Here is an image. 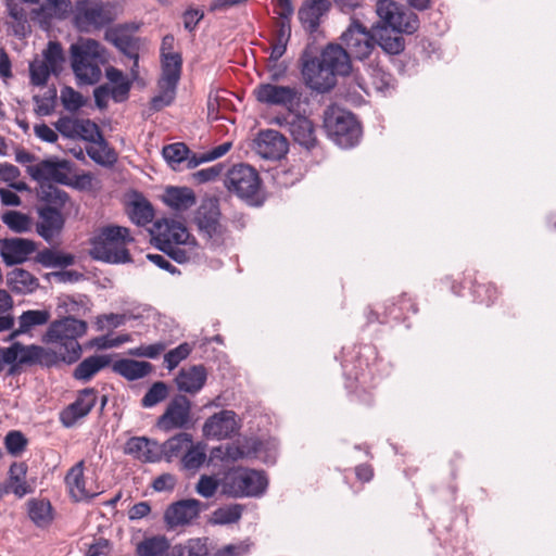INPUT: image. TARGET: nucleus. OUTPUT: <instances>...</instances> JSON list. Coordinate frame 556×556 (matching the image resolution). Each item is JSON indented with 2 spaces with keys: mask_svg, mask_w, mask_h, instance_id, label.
I'll return each mask as SVG.
<instances>
[{
  "mask_svg": "<svg viewBox=\"0 0 556 556\" xmlns=\"http://www.w3.org/2000/svg\"><path fill=\"white\" fill-rule=\"evenodd\" d=\"M87 323L75 317H64L53 320L42 341L48 344H59V351L37 344L13 342L0 348V374L7 368L8 376H15L23 367L40 365L43 367L58 366L60 363L73 364L81 356L78 339L86 334Z\"/></svg>",
  "mask_w": 556,
  "mask_h": 556,
  "instance_id": "obj_1",
  "label": "nucleus"
},
{
  "mask_svg": "<svg viewBox=\"0 0 556 556\" xmlns=\"http://www.w3.org/2000/svg\"><path fill=\"white\" fill-rule=\"evenodd\" d=\"M276 68L269 70V80L258 84L253 94L256 101L268 108L285 109L288 114H294L302 111L303 108L309 104V98L304 88L296 84L281 85L279 79L285 73Z\"/></svg>",
  "mask_w": 556,
  "mask_h": 556,
  "instance_id": "obj_2",
  "label": "nucleus"
},
{
  "mask_svg": "<svg viewBox=\"0 0 556 556\" xmlns=\"http://www.w3.org/2000/svg\"><path fill=\"white\" fill-rule=\"evenodd\" d=\"M71 67L78 86H91L100 81L102 66L108 63L106 49L91 38H79L70 48Z\"/></svg>",
  "mask_w": 556,
  "mask_h": 556,
  "instance_id": "obj_3",
  "label": "nucleus"
},
{
  "mask_svg": "<svg viewBox=\"0 0 556 556\" xmlns=\"http://www.w3.org/2000/svg\"><path fill=\"white\" fill-rule=\"evenodd\" d=\"M134 241L126 227L110 225L102 227L91 239L90 255L93 260L111 264H124L131 261L127 243Z\"/></svg>",
  "mask_w": 556,
  "mask_h": 556,
  "instance_id": "obj_4",
  "label": "nucleus"
},
{
  "mask_svg": "<svg viewBox=\"0 0 556 556\" xmlns=\"http://www.w3.org/2000/svg\"><path fill=\"white\" fill-rule=\"evenodd\" d=\"M324 128L328 137L344 149L356 146L362 136V128L355 116L336 104L325 110Z\"/></svg>",
  "mask_w": 556,
  "mask_h": 556,
  "instance_id": "obj_5",
  "label": "nucleus"
},
{
  "mask_svg": "<svg viewBox=\"0 0 556 556\" xmlns=\"http://www.w3.org/2000/svg\"><path fill=\"white\" fill-rule=\"evenodd\" d=\"M227 190L250 205H261V178L256 169L248 164H236L226 174Z\"/></svg>",
  "mask_w": 556,
  "mask_h": 556,
  "instance_id": "obj_6",
  "label": "nucleus"
},
{
  "mask_svg": "<svg viewBox=\"0 0 556 556\" xmlns=\"http://www.w3.org/2000/svg\"><path fill=\"white\" fill-rule=\"evenodd\" d=\"M376 13L379 21L372 25L374 30H391L397 34H413L418 29V16L393 0H378Z\"/></svg>",
  "mask_w": 556,
  "mask_h": 556,
  "instance_id": "obj_7",
  "label": "nucleus"
},
{
  "mask_svg": "<svg viewBox=\"0 0 556 556\" xmlns=\"http://www.w3.org/2000/svg\"><path fill=\"white\" fill-rule=\"evenodd\" d=\"M377 30L366 27L359 20L351 18L340 40L351 59L364 62L368 60L377 47Z\"/></svg>",
  "mask_w": 556,
  "mask_h": 556,
  "instance_id": "obj_8",
  "label": "nucleus"
},
{
  "mask_svg": "<svg viewBox=\"0 0 556 556\" xmlns=\"http://www.w3.org/2000/svg\"><path fill=\"white\" fill-rule=\"evenodd\" d=\"M220 215L218 202L207 199L201 203L194 216L200 233L214 248L223 245L228 237L227 228L220 223Z\"/></svg>",
  "mask_w": 556,
  "mask_h": 556,
  "instance_id": "obj_9",
  "label": "nucleus"
},
{
  "mask_svg": "<svg viewBox=\"0 0 556 556\" xmlns=\"http://www.w3.org/2000/svg\"><path fill=\"white\" fill-rule=\"evenodd\" d=\"M268 481L263 471L240 468L225 478L224 492L232 497L260 496Z\"/></svg>",
  "mask_w": 556,
  "mask_h": 556,
  "instance_id": "obj_10",
  "label": "nucleus"
},
{
  "mask_svg": "<svg viewBox=\"0 0 556 556\" xmlns=\"http://www.w3.org/2000/svg\"><path fill=\"white\" fill-rule=\"evenodd\" d=\"M116 18L115 5L111 2L80 0L76 3L75 23L83 30L100 29Z\"/></svg>",
  "mask_w": 556,
  "mask_h": 556,
  "instance_id": "obj_11",
  "label": "nucleus"
},
{
  "mask_svg": "<svg viewBox=\"0 0 556 556\" xmlns=\"http://www.w3.org/2000/svg\"><path fill=\"white\" fill-rule=\"evenodd\" d=\"M64 54L58 41H49L41 58L36 56L29 63V78L34 86H45L51 74L58 75L62 70Z\"/></svg>",
  "mask_w": 556,
  "mask_h": 556,
  "instance_id": "obj_12",
  "label": "nucleus"
},
{
  "mask_svg": "<svg viewBox=\"0 0 556 556\" xmlns=\"http://www.w3.org/2000/svg\"><path fill=\"white\" fill-rule=\"evenodd\" d=\"M274 123L286 128L293 140L306 150L314 149L318 143L315 125L305 115L304 108L294 114L276 116Z\"/></svg>",
  "mask_w": 556,
  "mask_h": 556,
  "instance_id": "obj_13",
  "label": "nucleus"
},
{
  "mask_svg": "<svg viewBox=\"0 0 556 556\" xmlns=\"http://www.w3.org/2000/svg\"><path fill=\"white\" fill-rule=\"evenodd\" d=\"M301 74L304 83L319 93L329 92L337 85V76L317 60V56L304 54L301 59Z\"/></svg>",
  "mask_w": 556,
  "mask_h": 556,
  "instance_id": "obj_14",
  "label": "nucleus"
},
{
  "mask_svg": "<svg viewBox=\"0 0 556 556\" xmlns=\"http://www.w3.org/2000/svg\"><path fill=\"white\" fill-rule=\"evenodd\" d=\"M192 426L191 402L186 395H176L157 419V427L166 432L189 429Z\"/></svg>",
  "mask_w": 556,
  "mask_h": 556,
  "instance_id": "obj_15",
  "label": "nucleus"
},
{
  "mask_svg": "<svg viewBox=\"0 0 556 556\" xmlns=\"http://www.w3.org/2000/svg\"><path fill=\"white\" fill-rule=\"evenodd\" d=\"M98 392L93 388L80 390L76 400L60 413V421L65 428H72L76 422L85 418L94 407Z\"/></svg>",
  "mask_w": 556,
  "mask_h": 556,
  "instance_id": "obj_16",
  "label": "nucleus"
},
{
  "mask_svg": "<svg viewBox=\"0 0 556 556\" xmlns=\"http://www.w3.org/2000/svg\"><path fill=\"white\" fill-rule=\"evenodd\" d=\"M35 241L26 238L0 239V256L7 266L23 264L36 251Z\"/></svg>",
  "mask_w": 556,
  "mask_h": 556,
  "instance_id": "obj_17",
  "label": "nucleus"
},
{
  "mask_svg": "<svg viewBox=\"0 0 556 556\" xmlns=\"http://www.w3.org/2000/svg\"><path fill=\"white\" fill-rule=\"evenodd\" d=\"M39 220L36 224L37 233L49 244L54 243L62 233L65 218L62 213L52 206L38 208Z\"/></svg>",
  "mask_w": 556,
  "mask_h": 556,
  "instance_id": "obj_18",
  "label": "nucleus"
},
{
  "mask_svg": "<svg viewBox=\"0 0 556 556\" xmlns=\"http://www.w3.org/2000/svg\"><path fill=\"white\" fill-rule=\"evenodd\" d=\"M151 233L159 249L160 247L169 248L172 243H185L190 238L181 223L167 218L156 220Z\"/></svg>",
  "mask_w": 556,
  "mask_h": 556,
  "instance_id": "obj_19",
  "label": "nucleus"
},
{
  "mask_svg": "<svg viewBox=\"0 0 556 556\" xmlns=\"http://www.w3.org/2000/svg\"><path fill=\"white\" fill-rule=\"evenodd\" d=\"M254 143L256 152L266 160H279L289 150L287 138L274 129L261 131Z\"/></svg>",
  "mask_w": 556,
  "mask_h": 556,
  "instance_id": "obj_20",
  "label": "nucleus"
},
{
  "mask_svg": "<svg viewBox=\"0 0 556 556\" xmlns=\"http://www.w3.org/2000/svg\"><path fill=\"white\" fill-rule=\"evenodd\" d=\"M68 162L43 160L35 165L27 166L28 175L36 181H53L62 185L68 184Z\"/></svg>",
  "mask_w": 556,
  "mask_h": 556,
  "instance_id": "obj_21",
  "label": "nucleus"
},
{
  "mask_svg": "<svg viewBox=\"0 0 556 556\" xmlns=\"http://www.w3.org/2000/svg\"><path fill=\"white\" fill-rule=\"evenodd\" d=\"M200 502L194 498L181 500L168 506L164 521L169 529L191 523L200 515Z\"/></svg>",
  "mask_w": 556,
  "mask_h": 556,
  "instance_id": "obj_22",
  "label": "nucleus"
},
{
  "mask_svg": "<svg viewBox=\"0 0 556 556\" xmlns=\"http://www.w3.org/2000/svg\"><path fill=\"white\" fill-rule=\"evenodd\" d=\"M203 434L208 439L224 440L237 431L236 414L220 410L208 417L203 425Z\"/></svg>",
  "mask_w": 556,
  "mask_h": 556,
  "instance_id": "obj_23",
  "label": "nucleus"
},
{
  "mask_svg": "<svg viewBox=\"0 0 556 556\" xmlns=\"http://www.w3.org/2000/svg\"><path fill=\"white\" fill-rule=\"evenodd\" d=\"M324 66L328 67L334 75L346 76L352 72L350 54L339 43H328L317 58Z\"/></svg>",
  "mask_w": 556,
  "mask_h": 556,
  "instance_id": "obj_24",
  "label": "nucleus"
},
{
  "mask_svg": "<svg viewBox=\"0 0 556 556\" xmlns=\"http://www.w3.org/2000/svg\"><path fill=\"white\" fill-rule=\"evenodd\" d=\"M329 0H307L299 9L298 16L302 27L309 34L315 33L319 25L321 17L330 9Z\"/></svg>",
  "mask_w": 556,
  "mask_h": 556,
  "instance_id": "obj_25",
  "label": "nucleus"
},
{
  "mask_svg": "<svg viewBox=\"0 0 556 556\" xmlns=\"http://www.w3.org/2000/svg\"><path fill=\"white\" fill-rule=\"evenodd\" d=\"M124 452L143 463L160 460V445L144 437H132L127 440Z\"/></svg>",
  "mask_w": 556,
  "mask_h": 556,
  "instance_id": "obj_26",
  "label": "nucleus"
},
{
  "mask_svg": "<svg viewBox=\"0 0 556 556\" xmlns=\"http://www.w3.org/2000/svg\"><path fill=\"white\" fill-rule=\"evenodd\" d=\"M364 71L368 79L356 75V84L364 92L369 93L371 88L376 91H384L390 87L391 74L387 73L378 64L366 63L364 64Z\"/></svg>",
  "mask_w": 556,
  "mask_h": 556,
  "instance_id": "obj_27",
  "label": "nucleus"
},
{
  "mask_svg": "<svg viewBox=\"0 0 556 556\" xmlns=\"http://www.w3.org/2000/svg\"><path fill=\"white\" fill-rule=\"evenodd\" d=\"M175 381L179 391L194 394L205 384L206 370L202 365L184 368L178 372Z\"/></svg>",
  "mask_w": 556,
  "mask_h": 556,
  "instance_id": "obj_28",
  "label": "nucleus"
},
{
  "mask_svg": "<svg viewBox=\"0 0 556 556\" xmlns=\"http://www.w3.org/2000/svg\"><path fill=\"white\" fill-rule=\"evenodd\" d=\"M5 7L10 17L7 25L11 28L14 36L25 38L30 34V24L24 7L18 0H5Z\"/></svg>",
  "mask_w": 556,
  "mask_h": 556,
  "instance_id": "obj_29",
  "label": "nucleus"
},
{
  "mask_svg": "<svg viewBox=\"0 0 556 556\" xmlns=\"http://www.w3.org/2000/svg\"><path fill=\"white\" fill-rule=\"evenodd\" d=\"M28 467L25 463H13L9 469L8 484L9 492L16 497L22 498L34 492L31 485L26 481Z\"/></svg>",
  "mask_w": 556,
  "mask_h": 556,
  "instance_id": "obj_30",
  "label": "nucleus"
},
{
  "mask_svg": "<svg viewBox=\"0 0 556 556\" xmlns=\"http://www.w3.org/2000/svg\"><path fill=\"white\" fill-rule=\"evenodd\" d=\"M7 285L15 293L26 294L39 287L38 279L28 270L14 268L7 275Z\"/></svg>",
  "mask_w": 556,
  "mask_h": 556,
  "instance_id": "obj_31",
  "label": "nucleus"
},
{
  "mask_svg": "<svg viewBox=\"0 0 556 556\" xmlns=\"http://www.w3.org/2000/svg\"><path fill=\"white\" fill-rule=\"evenodd\" d=\"M29 519L38 527L46 528L53 521V508L47 498H30L26 503Z\"/></svg>",
  "mask_w": 556,
  "mask_h": 556,
  "instance_id": "obj_32",
  "label": "nucleus"
},
{
  "mask_svg": "<svg viewBox=\"0 0 556 556\" xmlns=\"http://www.w3.org/2000/svg\"><path fill=\"white\" fill-rule=\"evenodd\" d=\"M112 369L128 380H137L149 375L152 370V365L143 361L124 358L116 361Z\"/></svg>",
  "mask_w": 556,
  "mask_h": 556,
  "instance_id": "obj_33",
  "label": "nucleus"
},
{
  "mask_svg": "<svg viewBox=\"0 0 556 556\" xmlns=\"http://www.w3.org/2000/svg\"><path fill=\"white\" fill-rule=\"evenodd\" d=\"M110 365V358L105 355H92L80 362L74 369L73 377L76 380L88 382L101 369Z\"/></svg>",
  "mask_w": 556,
  "mask_h": 556,
  "instance_id": "obj_34",
  "label": "nucleus"
},
{
  "mask_svg": "<svg viewBox=\"0 0 556 556\" xmlns=\"http://www.w3.org/2000/svg\"><path fill=\"white\" fill-rule=\"evenodd\" d=\"M86 152L93 162L105 167L113 166L117 162V153L109 146L103 136L90 142Z\"/></svg>",
  "mask_w": 556,
  "mask_h": 556,
  "instance_id": "obj_35",
  "label": "nucleus"
},
{
  "mask_svg": "<svg viewBox=\"0 0 556 556\" xmlns=\"http://www.w3.org/2000/svg\"><path fill=\"white\" fill-rule=\"evenodd\" d=\"M65 483L68 488L71 496L75 501H83L85 498L90 497L91 495L87 492L85 488V477H84V462H78L75 466H73L65 477Z\"/></svg>",
  "mask_w": 556,
  "mask_h": 556,
  "instance_id": "obj_36",
  "label": "nucleus"
},
{
  "mask_svg": "<svg viewBox=\"0 0 556 556\" xmlns=\"http://www.w3.org/2000/svg\"><path fill=\"white\" fill-rule=\"evenodd\" d=\"M170 544L165 535L144 538L136 546L137 556H169Z\"/></svg>",
  "mask_w": 556,
  "mask_h": 556,
  "instance_id": "obj_37",
  "label": "nucleus"
},
{
  "mask_svg": "<svg viewBox=\"0 0 556 556\" xmlns=\"http://www.w3.org/2000/svg\"><path fill=\"white\" fill-rule=\"evenodd\" d=\"M192 442V435L187 432H180L168 440H166L160 446V456L164 455L167 462L173 458L179 457L185 454L188 446Z\"/></svg>",
  "mask_w": 556,
  "mask_h": 556,
  "instance_id": "obj_38",
  "label": "nucleus"
},
{
  "mask_svg": "<svg viewBox=\"0 0 556 556\" xmlns=\"http://www.w3.org/2000/svg\"><path fill=\"white\" fill-rule=\"evenodd\" d=\"M127 213L132 223L146 226L152 222L154 210L151 203L143 197H136L128 205Z\"/></svg>",
  "mask_w": 556,
  "mask_h": 556,
  "instance_id": "obj_39",
  "label": "nucleus"
},
{
  "mask_svg": "<svg viewBox=\"0 0 556 556\" xmlns=\"http://www.w3.org/2000/svg\"><path fill=\"white\" fill-rule=\"evenodd\" d=\"M165 203L177 211L190 208L195 203V197L189 188L169 187L164 194Z\"/></svg>",
  "mask_w": 556,
  "mask_h": 556,
  "instance_id": "obj_40",
  "label": "nucleus"
},
{
  "mask_svg": "<svg viewBox=\"0 0 556 556\" xmlns=\"http://www.w3.org/2000/svg\"><path fill=\"white\" fill-rule=\"evenodd\" d=\"M105 39L112 42L123 54L129 59L137 60V54H139V45L136 38L113 29L105 33Z\"/></svg>",
  "mask_w": 556,
  "mask_h": 556,
  "instance_id": "obj_41",
  "label": "nucleus"
},
{
  "mask_svg": "<svg viewBox=\"0 0 556 556\" xmlns=\"http://www.w3.org/2000/svg\"><path fill=\"white\" fill-rule=\"evenodd\" d=\"M36 262L46 268L67 267L74 264V256L52 249L39 251L35 257Z\"/></svg>",
  "mask_w": 556,
  "mask_h": 556,
  "instance_id": "obj_42",
  "label": "nucleus"
},
{
  "mask_svg": "<svg viewBox=\"0 0 556 556\" xmlns=\"http://www.w3.org/2000/svg\"><path fill=\"white\" fill-rule=\"evenodd\" d=\"M160 250L179 264L194 261L198 256L195 243L189 242V240L185 243H172L169 248L160 247Z\"/></svg>",
  "mask_w": 556,
  "mask_h": 556,
  "instance_id": "obj_43",
  "label": "nucleus"
},
{
  "mask_svg": "<svg viewBox=\"0 0 556 556\" xmlns=\"http://www.w3.org/2000/svg\"><path fill=\"white\" fill-rule=\"evenodd\" d=\"M207 445L203 442L190 443L181 457V465L186 470L195 471L206 460Z\"/></svg>",
  "mask_w": 556,
  "mask_h": 556,
  "instance_id": "obj_44",
  "label": "nucleus"
},
{
  "mask_svg": "<svg viewBox=\"0 0 556 556\" xmlns=\"http://www.w3.org/2000/svg\"><path fill=\"white\" fill-rule=\"evenodd\" d=\"M262 443L258 440H245L243 443L229 444L226 447L225 456L233 462L256 456L261 451Z\"/></svg>",
  "mask_w": 556,
  "mask_h": 556,
  "instance_id": "obj_45",
  "label": "nucleus"
},
{
  "mask_svg": "<svg viewBox=\"0 0 556 556\" xmlns=\"http://www.w3.org/2000/svg\"><path fill=\"white\" fill-rule=\"evenodd\" d=\"M161 65L162 75L159 80L178 85L182 67L181 54L161 58Z\"/></svg>",
  "mask_w": 556,
  "mask_h": 556,
  "instance_id": "obj_46",
  "label": "nucleus"
},
{
  "mask_svg": "<svg viewBox=\"0 0 556 556\" xmlns=\"http://www.w3.org/2000/svg\"><path fill=\"white\" fill-rule=\"evenodd\" d=\"M50 319V313L46 309H29L18 317L20 331L29 332L37 326L46 325Z\"/></svg>",
  "mask_w": 556,
  "mask_h": 556,
  "instance_id": "obj_47",
  "label": "nucleus"
},
{
  "mask_svg": "<svg viewBox=\"0 0 556 556\" xmlns=\"http://www.w3.org/2000/svg\"><path fill=\"white\" fill-rule=\"evenodd\" d=\"M159 93L151 99V108L161 111L173 103L176 97L177 85L159 80Z\"/></svg>",
  "mask_w": 556,
  "mask_h": 556,
  "instance_id": "obj_48",
  "label": "nucleus"
},
{
  "mask_svg": "<svg viewBox=\"0 0 556 556\" xmlns=\"http://www.w3.org/2000/svg\"><path fill=\"white\" fill-rule=\"evenodd\" d=\"M1 220L12 231L17 233L27 232L30 229L31 222L28 215L18 211H7L1 215Z\"/></svg>",
  "mask_w": 556,
  "mask_h": 556,
  "instance_id": "obj_49",
  "label": "nucleus"
},
{
  "mask_svg": "<svg viewBox=\"0 0 556 556\" xmlns=\"http://www.w3.org/2000/svg\"><path fill=\"white\" fill-rule=\"evenodd\" d=\"M243 507L232 504L216 509L212 515V522L215 525H230L237 522L242 516Z\"/></svg>",
  "mask_w": 556,
  "mask_h": 556,
  "instance_id": "obj_50",
  "label": "nucleus"
},
{
  "mask_svg": "<svg viewBox=\"0 0 556 556\" xmlns=\"http://www.w3.org/2000/svg\"><path fill=\"white\" fill-rule=\"evenodd\" d=\"M190 153L189 148L184 142L165 146L162 151L163 157L173 168L185 162Z\"/></svg>",
  "mask_w": 556,
  "mask_h": 556,
  "instance_id": "obj_51",
  "label": "nucleus"
},
{
  "mask_svg": "<svg viewBox=\"0 0 556 556\" xmlns=\"http://www.w3.org/2000/svg\"><path fill=\"white\" fill-rule=\"evenodd\" d=\"M168 396V387L163 381L154 382L141 400V406L151 408Z\"/></svg>",
  "mask_w": 556,
  "mask_h": 556,
  "instance_id": "obj_52",
  "label": "nucleus"
},
{
  "mask_svg": "<svg viewBox=\"0 0 556 556\" xmlns=\"http://www.w3.org/2000/svg\"><path fill=\"white\" fill-rule=\"evenodd\" d=\"M383 30H379L376 35L379 36L377 39V46H379L386 53L391 55L400 54L405 48L404 38L400 35L390 36L382 34Z\"/></svg>",
  "mask_w": 556,
  "mask_h": 556,
  "instance_id": "obj_53",
  "label": "nucleus"
},
{
  "mask_svg": "<svg viewBox=\"0 0 556 556\" xmlns=\"http://www.w3.org/2000/svg\"><path fill=\"white\" fill-rule=\"evenodd\" d=\"M41 199L47 202L46 206L56 207L61 212L70 198L64 190L49 185L42 189Z\"/></svg>",
  "mask_w": 556,
  "mask_h": 556,
  "instance_id": "obj_54",
  "label": "nucleus"
},
{
  "mask_svg": "<svg viewBox=\"0 0 556 556\" xmlns=\"http://www.w3.org/2000/svg\"><path fill=\"white\" fill-rule=\"evenodd\" d=\"M60 98L64 109L70 112H76L84 105L83 96L68 86L61 89Z\"/></svg>",
  "mask_w": 556,
  "mask_h": 556,
  "instance_id": "obj_55",
  "label": "nucleus"
},
{
  "mask_svg": "<svg viewBox=\"0 0 556 556\" xmlns=\"http://www.w3.org/2000/svg\"><path fill=\"white\" fill-rule=\"evenodd\" d=\"M4 445L9 454L18 456L27 445V439L20 431H10L4 438Z\"/></svg>",
  "mask_w": 556,
  "mask_h": 556,
  "instance_id": "obj_56",
  "label": "nucleus"
},
{
  "mask_svg": "<svg viewBox=\"0 0 556 556\" xmlns=\"http://www.w3.org/2000/svg\"><path fill=\"white\" fill-rule=\"evenodd\" d=\"M275 42L288 46L291 37V17L293 14H286V11H279Z\"/></svg>",
  "mask_w": 556,
  "mask_h": 556,
  "instance_id": "obj_57",
  "label": "nucleus"
},
{
  "mask_svg": "<svg viewBox=\"0 0 556 556\" xmlns=\"http://www.w3.org/2000/svg\"><path fill=\"white\" fill-rule=\"evenodd\" d=\"M102 134L98 125L90 119H79L77 127V138H81L88 142H92L101 138Z\"/></svg>",
  "mask_w": 556,
  "mask_h": 556,
  "instance_id": "obj_58",
  "label": "nucleus"
},
{
  "mask_svg": "<svg viewBox=\"0 0 556 556\" xmlns=\"http://www.w3.org/2000/svg\"><path fill=\"white\" fill-rule=\"evenodd\" d=\"M190 351V346L187 343H182L167 352L164 356V363L166 364V367L169 370L177 367L181 361L188 357Z\"/></svg>",
  "mask_w": 556,
  "mask_h": 556,
  "instance_id": "obj_59",
  "label": "nucleus"
},
{
  "mask_svg": "<svg viewBox=\"0 0 556 556\" xmlns=\"http://www.w3.org/2000/svg\"><path fill=\"white\" fill-rule=\"evenodd\" d=\"M79 119L63 116L55 123V128L61 135L67 138H77V127Z\"/></svg>",
  "mask_w": 556,
  "mask_h": 556,
  "instance_id": "obj_60",
  "label": "nucleus"
},
{
  "mask_svg": "<svg viewBox=\"0 0 556 556\" xmlns=\"http://www.w3.org/2000/svg\"><path fill=\"white\" fill-rule=\"evenodd\" d=\"M497 289L493 285H477L473 288V294L480 303L490 305L497 298Z\"/></svg>",
  "mask_w": 556,
  "mask_h": 556,
  "instance_id": "obj_61",
  "label": "nucleus"
},
{
  "mask_svg": "<svg viewBox=\"0 0 556 556\" xmlns=\"http://www.w3.org/2000/svg\"><path fill=\"white\" fill-rule=\"evenodd\" d=\"M166 349L165 343L156 342L149 345H140L131 350V354L139 357L156 358Z\"/></svg>",
  "mask_w": 556,
  "mask_h": 556,
  "instance_id": "obj_62",
  "label": "nucleus"
},
{
  "mask_svg": "<svg viewBox=\"0 0 556 556\" xmlns=\"http://www.w3.org/2000/svg\"><path fill=\"white\" fill-rule=\"evenodd\" d=\"M217 486L218 483L214 477L203 475L197 483V492L201 496L210 498L216 493Z\"/></svg>",
  "mask_w": 556,
  "mask_h": 556,
  "instance_id": "obj_63",
  "label": "nucleus"
},
{
  "mask_svg": "<svg viewBox=\"0 0 556 556\" xmlns=\"http://www.w3.org/2000/svg\"><path fill=\"white\" fill-rule=\"evenodd\" d=\"M250 549V545L245 542L228 544L216 551L213 556H243Z\"/></svg>",
  "mask_w": 556,
  "mask_h": 556,
  "instance_id": "obj_64",
  "label": "nucleus"
}]
</instances>
